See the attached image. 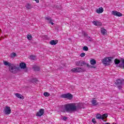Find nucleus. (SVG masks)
<instances>
[{"label":"nucleus","mask_w":124,"mask_h":124,"mask_svg":"<svg viewBox=\"0 0 124 124\" xmlns=\"http://www.w3.org/2000/svg\"><path fill=\"white\" fill-rule=\"evenodd\" d=\"M34 69L35 71H39V70H40V67L39 66H35L34 67Z\"/></svg>","instance_id":"nucleus-26"},{"label":"nucleus","mask_w":124,"mask_h":124,"mask_svg":"<svg viewBox=\"0 0 124 124\" xmlns=\"http://www.w3.org/2000/svg\"><path fill=\"white\" fill-rule=\"evenodd\" d=\"M16 56H17V54L15 52H13L11 54V58H15V57H16Z\"/></svg>","instance_id":"nucleus-24"},{"label":"nucleus","mask_w":124,"mask_h":124,"mask_svg":"<svg viewBox=\"0 0 124 124\" xmlns=\"http://www.w3.org/2000/svg\"><path fill=\"white\" fill-rule=\"evenodd\" d=\"M19 66L23 69H25V68H26L27 66V64H26V63H20L19 64Z\"/></svg>","instance_id":"nucleus-17"},{"label":"nucleus","mask_w":124,"mask_h":124,"mask_svg":"<svg viewBox=\"0 0 124 124\" xmlns=\"http://www.w3.org/2000/svg\"><path fill=\"white\" fill-rule=\"evenodd\" d=\"M27 39H28V40H31V39H32V36L31 34H28L27 35Z\"/></svg>","instance_id":"nucleus-23"},{"label":"nucleus","mask_w":124,"mask_h":124,"mask_svg":"<svg viewBox=\"0 0 124 124\" xmlns=\"http://www.w3.org/2000/svg\"><path fill=\"white\" fill-rule=\"evenodd\" d=\"M117 87L119 90H122V88H123V86H122V84L117 85Z\"/></svg>","instance_id":"nucleus-31"},{"label":"nucleus","mask_w":124,"mask_h":124,"mask_svg":"<svg viewBox=\"0 0 124 124\" xmlns=\"http://www.w3.org/2000/svg\"><path fill=\"white\" fill-rule=\"evenodd\" d=\"M85 56H86V53L84 52L81 53L80 54V57H81V58H83V57H85Z\"/></svg>","instance_id":"nucleus-30"},{"label":"nucleus","mask_w":124,"mask_h":124,"mask_svg":"<svg viewBox=\"0 0 124 124\" xmlns=\"http://www.w3.org/2000/svg\"><path fill=\"white\" fill-rule=\"evenodd\" d=\"M90 63L92 65H94V64H96V61L94 59H92L90 61Z\"/></svg>","instance_id":"nucleus-20"},{"label":"nucleus","mask_w":124,"mask_h":124,"mask_svg":"<svg viewBox=\"0 0 124 124\" xmlns=\"http://www.w3.org/2000/svg\"><path fill=\"white\" fill-rule=\"evenodd\" d=\"M3 112L5 115H10V114H11V109L10 108V107H5Z\"/></svg>","instance_id":"nucleus-6"},{"label":"nucleus","mask_w":124,"mask_h":124,"mask_svg":"<svg viewBox=\"0 0 124 124\" xmlns=\"http://www.w3.org/2000/svg\"><path fill=\"white\" fill-rule=\"evenodd\" d=\"M82 49L83 51H89V47H88L87 46H84Z\"/></svg>","instance_id":"nucleus-27"},{"label":"nucleus","mask_w":124,"mask_h":124,"mask_svg":"<svg viewBox=\"0 0 124 124\" xmlns=\"http://www.w3.org/2000/svg\"><path fill=\"white\" fill-rule=\"evenodd\" d=\"M16 97H18V98H20V99H24V96L21 95L20 93H16Z\"/></svg>","instance_id":"nucleus-19"},{"label":"nucleus","mask_w":124,"mask_h":124,"mask_svg":"<svg viewBox=\"0 0 124 124\" xmlns=\"http://www.w3.org/2000/svg\"><path fill=\"white\" fill-rule=\"evenodd\" d=\"M93 23L95 26H102V23H101V22H100V21H94L93 22Z\"/></svg>","instance_id":"nucleus-11"},{"label":"nucleus","mask_w":124,"mask_h":124,"mask_svg":"<svg viewBox=\"0 0 124 124\" xmlns=\"http://www.w3.org/2000/svg\"><path fill=\"white\" fill-rule=\"evenodd\" d=\"M44 114V109L41 108L39 111H38L36 114L37 117H41Z\"/></svg>","instance_id":"nucleus-10"},{"label":"nucleus","mask_w":124,"mask_h":124,"mask_svg":"<svg viewBox=\"0 0 124 124\" xmlns=\"http://www.w3.org/2000/svg\"><path fill=\"white\" fill-rule=\"evenodd\" d=\"M25 7H26V8L27 9H31V8H32V6H31V4H30V3H28Z\"/></svg>","instance_id":"nucleus-21"},{"label":"nucleus","mask_w":124,"mask_h":124,"mask_svg":"<svg viewBox=\"0 0 124 124\" xmlns=\"http://www.w3.org/2000/svg\"><path fill=\"white\" fill-rule=\"evenodd\" d=\"M46 20H47V21H48V23H51V22H52L53 21L49 17H46Z\"/></svg>","instance_id":"nucleus-25"},{"label":"nucleus","mask_w":124,"mask_h":124,"mask_svg":"<svg viewBox=\"0 0 124 124\" xmlns=\"http://www.w3.org/2000/svg\"><path fill=\"white\" fill-rule=\"evenodd\" d=\"M61 97L62 98H67L68 99H72V97H73V95L70 93H66L63 94L61 95Z\"/></svg>","instance_id":"nucleus-5"},{"label":"nucleus","mask_w":124,"mask_h":124,"mask_svg":"<svg viewBox=\"0 0 124 124\" xmlns=\"http://www.w3.org/2000/svg\"><path fill=\"white\" fill-rule=\"evenodd\" d=\"M86 64L87 65V66H88V67H90V65H89V64H87V63H86Z\"/></svg>","instance_id":"nucleus-38"},{"label":"nucleus","mask_w":124,"mask_h":124,"mask_svg":"<svg viewBox=\"0 0 124 124\" xmlns=\"http://www.w3.org/2000/svg\"><path fill=\"white\" fill-rule=\"evenodd\" d=\"M44 95L45 96L48 97V96H49L50 95V93H48V92H45L44 93Z\"/></svg>","instance_id":"nucleus-28"},{"label":"nucleus","mask_w":124,"mask_h":124,"mask_svg":"<svg viewBox=\"0 0 124 124\" xmlns=\"http://www.w3.org/2000/svg\"><path fill=\"white\" fill-rule=\"evenodd\" d=\"M122 63L123 64V67H124V59L122 60Z\"/></svg>","instance_id":"nucleus-34"},{"label":"nucleus","mask_w":124,"mask_h":124,"mask_svg":"<svg viewBox=\"0 0 124 124\" xmlns=\"http://www.w3.org/2000/svg\"><path fill=\"white\" fill-rule=\"evenodd\" d=\"M112 60H111V58H108L107 57L106 58H104L102 60V63L104 64H105V65H107V64L108 62H111Z\"/></svg>","instance_id":"nucleus-7"},{"label":"nucleus","mask_w":124,"mask_h":124,"mask_svg":"<svg viewBox=\"0 0 124 124\" xmlns=\"http://www.w3.org/2000/svg\"><path fill=\"white\" fill-rule=\"evenodd\" d=\"M76 65L77 66H83V65H86V62L82 60L78 61L76 62Z\"/></svg>","instance_id":"nucleus-8"},{"label":"nucleus","mask_w":124,"mask_h":124,"mask_svg":"<svg viewBox=\"0 0 124 124\" xmlns=\"http://www.w3.org/2000/svg\"><path fill=\"white\" fill-rule=\"evenodd\" d=\"M89 67H90V68H93V66H92V65H90V66H89Z\"/></svg>","instance_id":"nucleus-37"},{"label":"nucleus","mask_w":124,"mask_h":124,"mask_svg":"<svg viewBox=\"0 0 124 124\" xmlns=\"http://www.w3.org/2000/svg\"><path fill=\"white\" fill-rule=\"evenodd\" d=\"M101 31L103 35H106V34H107V31L106 30V29H104V28H101Z\"/></svg>","instance_id":"nucleus-14"},{"label":"nucleus","mask_w":124,"mask_h":124,"mask_svg":"<svg viewBox=\"0 0 124 124\" xmlns=\"http://www.w3.org/2000/svg\"><path fill=\"white\" fill-rule=\"evenodd\" d=\"M93 68H96V67H95V66H93Z\"/></svg>","instance_id":"nucleus-39"},{"label":"nucleus","mask_w":124,"mask_h":124,"mask_svg":"<svg viewBox=\"0 0 124 124\" xmlns=\"http://www.w3.org/2000/svg\"><path fill=\"white\" fill-rule=\"evenodd\" d=\"M67 117L64 116L63 118V121H67Z\"/></svg>","instance_id":"nucleus-33"},{"label":"nucleus","mask_w":124,"mask_h":124,"mask_svg":"<svg viewBox=\"0 0 124 124\" xmlns=\"http://www.w3.org/2000/svg\"><path fill=\"white\" fill-rule=\"evenodd\" d=\"M3 64H4V65H5L6 66H9V68L11 66V65H12V64H11V63L6 61H3Z\"/></svg>","instance_id":"nucleus-12"},{"label":"nucleus","mask_w":124,"mask_h":124,"mask_svg":"<svg viewBox=\"0 0 124 124\" xmlns=\"http://www.w3.org/2000/svg\"><path fill=\"white\" fill-rule=\"evenodd\" d=\"M112 124H116V123H113Z\"/></svg>","instance_id":"nucleus-42"},{"label":"nucleus","mask_w":124,"mask_h":124,"mask_svg":"<svg viewBox=\"0 0 124 124\" xmlns=\"http://www.w3.org/2000/svg\"><path fill=\"white\" fill-rule=\"evenodd\" d=\"M114 62L115 64H119V63L121 62V61H120V60H118V59H116L114 60Z\"/></svg>","instance_id":"nucleus-22"},{"label":"nucleus","mask_w":124,"mask_h":124,"mask_svg":"<svg viewBox=\"0 0 124 124\" xmlns=\"http://www.w3.org/2000/svg\"><path fill=\"white\" fill-rule=\"evenodd\" d=\"M107 117H108V114H104L102 115L100 114H97L96 116V119H99V120H104L105 119H106Z\"/></svg>","instance_id":"nucleus-4"},{"label":"nucleus","mask_w":124,"mask_h":124,"mask_svg":"<svg viewBox=\"0 0 124 124\" xmlns=\"http://www.w3.org/2000/svg\"><path fill=\"white\" fill-rule=\"evenodd\" d=\"M35 81H38L37 79H35Z\"/></svg>","instance_id":"nucleus-41"},{"label":"nucleus","mask_w":124,"mask_h":124,"mask_svg":"<svg viewBox=\"0 0 124 124\" xmlns=\"http://www.w3.org/2000/svg\"><path fill=\"white\" fill-rule=\"evenodd\" d=\"M49 24H51V25H54V23H53L52 21L51 22H49Z\"/></svg>","instance_id":"nucleus-36"},{"label":"nucleus","mask_w":124,"mask_h":124,"mask_svg":"<svg viewBox=\"0 0 124 124\" xmlns=\"http://www.w3.org/2000/svg\"><path fill=\"white\" fill-rule=\"evenodd\" d=\"M58 44V40H51L50 42V45H56Z\"/></svg>","instance_id":"nucleus-18"},{"label":"nucleus","mask_w":124,"mask_h":124,"mask_svg":"<svg viewBox=\"0 0 124 124\" xmlns=\"http://www.w3.org/2000/svg\"><path fill=\"white\" fill-rule=\"evenodd\" d=\"M71 71H72V72H74V73L76 72L80 73L81 72H85V71H86V70L81 67H76L73 69H72L71 70Z\"/></svg>","instance_id":"nucleus-2"},{"label":"nucleus","mask_w":124,"mask_h":124,"mask_svg":"<svg viewBox=\"0 0 124 124\" xmlns=\"http://www.w3.org/2000/svg\"><path fill=\"white\" fill-rule=\"evenodd\" d=\"M91 102L94 106H96V105H98V103H97V101L95 100V99H93Z\"/></svg>","instance_id":"nucleus-15"},{"label":"nucleus","mask_w":124,"mask_h":124,"mask_svg":"<svg viewBox=\"0 0 124 124\" xmlns=\"http://www.w3.org/2000/svg\"><path fill=\"white\" fill-rule=\"evenodd\" d=\"M35 56H33V55H31L30 56V59L31 60H35Z\"/></svg>","instance_id":"nucleus-29"},{"label":"nucleus","mask_w":124,"mask_h":124,"mask_svg":"<svg viewBox=\"0 0 124 124\" xmlns=\"http://www.w3.org/2000/svg\"><path fill=\"white\" fill-rule=\"evenodd\" d=\"M78 109H80V104L70 103L64 105V110L62 111V112L72 113V112L77 111Z\"/></svg>","instance_id":"nucleus-1"},{"label":"nucleus","mask_w":124,"mask_h":124,"mask_svg":"<svg viewBox=\"0 0 124 124\" xmlns=\"http://www.w3.org/2000/svg\"><path fill=\"white\" fill-rule=\"evenodd\" d=\"M124 82V80H121L119 79L116 80V84L117 86H119V85H122Z\"/></svg>","instance_id":"nucleus-13"},{"label":"nucleus","mask_w":124,"mask_h":124,"mask_svg":"<svg viewBox=\"0 0 124 124\" xmlns=\"http://www.w3.org/2000/svg\"><path fill=\"white\" fill-rule=\"evenodd\" d=\"M92 122H93V124H96V121H95V119L94 118L93 119Z\"/></svg>","instance_id":"nucleus-32"},{"label":"nucleus","mask_w":124,"mask_h":124,"mask_svg":"<svg viewBox=\"0 0 124 124\" xmlns=\"http://www.w3.org/2000/svg\"><path fill=\"white\" fill-rule=\"evenodd\" d=\"M28 71V69H26L25 72H27Z\"/></svg>","instance_id":"nucleus-40"},{"label":"nucleus","mask_w":124,"mask_h":124,"mask_svg":"<svg viewBox=\"0 0 124 124\" xmlns=\"http://www.w3.org/2000/svg\"><path fill=\"white\" fill-rule=\"evenodd\" d=\"M111 14L112 15H114V16H118V17H121L123 16V14L121 13L120 12H119L117 11H113L111 12Z\"/></svg>","instance_id":"nucleus-9"},{"label":"nucleus","mask_w":124,"mask_h":124,"mask_svg":"<svg viewBox=\"0 0 124 124\" xmlns=\"http://www.w3.org/2000/svg\"><path fill=\"white\" fill-rule=\"evenodd\" d=\"M0 31H1V30L0 29Z\"/></svg>","instance_id":"nucleus-43"},{"label":"nucleus","mask_w":124,"mask_h":124,"mask_svg":"<svg viewBox=\"0 0 124 124\" xmlns=\"http://www.w3.org/2000/svg\"><path fill=\"white\" fill-rule=\"evenodd\" d=\"M2 39H4V37H2L1 38H0V40H2Z\"/></svg>","instance_id":"nucleus-35"},{"label":"nucleus","mask_w":124,"mask_h":124,"mask_svg":"<svg viewBox=\"0 0 124 124\" xmlns=\"http://www.w3.org/2000/svg\"><path fill=\"white\" fill-rule=\"evenodd\" d=\"M9 70L12 73H17L18 68L14 64H12L9 68Z\"/></svg>","instance_id":"nucleus-3"},{"label":"nucleus","mask_w":124,"mask_h":124,"mask_svg":"<svg viewBox=\"0 0 124 124\" xmlns=\"http://www.w3.org/2000/svg\"><path fill=\"white\" fill-rule=\"evenodd\" d=\"M96 12L97 13H98L99 14H100V13H102V12H103V8L102 7L99 8V9L96 10Z\"/></svg>","instance_id":"nucleus-16"}]
</instances>
